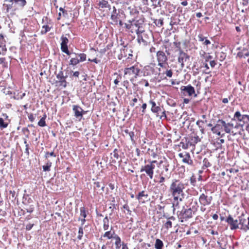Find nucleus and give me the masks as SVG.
I'll use <instances>...</instances> for the list:
<instances>
[{"label":"nucleus","instance_id":"obj_1","mask_svg":"<svg viewBox=\"0 0 249 249\" xmlns=\"http://www.w3.org/2000/svg\"><path fill=\"white\" fill-rule=\"evenodd\" d=\"M185 188V184L179 179H173L169 187V192L174 200L181 201L184 197L183 190Z\"/></svg>","mask_w":249,"mask_h":249},{"label":"nucleus","instance_id":"obj_2","mask_svg":"<svg viewBox=\"0 0 249 249\" xmlns=\"http://www.w3.org/2000/svg\"><path fill=\"white\" fill-rule=\"evenodd\" d=\"M143 22L144 21L142 19L129 20L128 23L124 24V26L131 33L142 34L144 32L142 28Z\"/></svg>","mask_w":249,"mask_h":249},{"label":"nucleus","instance_id":"obj_3","mask_svg":"<svg viewBox=\"0 0 249 249\" xmlns=\"http://www.w3.org/2000/svg\"><path fill=\"white\" fill-rule=\"evenodd\" d=\"M141 70L137 65H134L124 69V77L128 79L132 82L137 78L140 74Z\"/></svg>","mask_w":249,"mask_h":249},{"label":"nucleus","instance_id":"obj_4","mask_svg":"<svg viewBox=\"0 0 249 249\" xmlns=\"http://www.w3.org/2000/svg\"><path fill=\"white\" fill-rule=\"evenodd\" d=\"M218 123H221L223 124L224 130L226 133L235 135L239 132V129L240 125L238 123L234 125L233 123H227L225 121L220 119L218 120Z\"/></svg>","mask_w":249,"mask_h":249},{"label":"nucleus","instance_id":"obj_5","mask_svg":"<svg viewBox=\"0 0 249 249\" xmlns=\"http://www.w3.org/2000/svg\"><path fill=\"white\" fill-rule=\"evenodd\" d=\"M197 206H193L188 209L183 208L179 213L178 217L181 222L187 221L193 216V214L197 211Z\"/></svg>","mask_w":249,"mask_h":249},{"label":"nucleus","instance_id":"obj_6","mask_svg":"<svg viewBox=\"0 0 249 249\" xmlns=\"http://www.w3.org/2000/svg\"><path fill=\"white\" fill-rule=\"evenodd\" d=\"M158 161L156 160L148 161L147 164L142 166L140 169L141 172H145L146 175L152 179L154 177V170L155 169V164L157 163Z\"/></svg>","mask_w":249,"mask_h":249},{"label":"nucleus","instance_id":"obj_7","mask_svg":"<svg viewBox=\"0 0 249 249\" xmlns=\"http://www.w3.org/2000/svg\"><path fill=\"white\" fill-rule=\"evenodd\" d=\"M232 121H236L242 124H239L240 127H243L244 124L249 123V115L247 114H242L239 111H236L231 119Z\"/></svg>","mask_w":249,"mask_h":249},{"label":"nucleus","instance_id":"obj_8","mask_svg":"<svg viewBox=\"0 0 249 249\" xmlns=\"http://www.w3.org/2000/svg\"><path fill=\"white\" fill-rule=\"evenodd\" d=\"M71 54L75 55V57L71 58L69 62V65L75 66L79 62L84 61L86 60V54L84 53L76 54L75 53H71Z\"/></svg>","mask_w":249,"mask_h":249},{"label":"nucleus","instance_id":"obj_9","mask_svg":"<svg viewBox=\"0 0 249 249\" xmlns=\"http://www.w3.org/2000/svg\"><path fill=\"white\" fill-rule=\"evenodd\" d=\"M157 60L158 63V66L163 68L164 64L167 63L168 60L167 56L163 51H158L156 54Z\"/></svg>","mask_w":249,"mask_h":249},{"label":"nucleus","instance_id":"obj_10","mask_svg":"<svg viewBox=\"0 0 249 249\" xmlns=\"http://www.w3.org/2000/svg\"><path fill=\"white\" fill-rule=\"evenodd\" d=\"M180 91L182 94L184 96H191L193 94H195V96H196V94H195V90L194 88L191 85H188L186 86H181L180 88Z\"/></svg>","mask_w":249,"mask_h":249},{"label":"nucleus","instance_id":"obj_11","mask_svg":"<svg viewBox=\"0 0 249 249\" xmlns=\"http://www.w3.org/2000/svg\"><path fill=\"white\" fill-rule=\"evenodd\" d=\"M198 200L200 204L202 206H208L211 204L213 197L203 193L200 195Z\"/></svg>","mask_w":249,"mask_h":249},{"label":"nucleus","instance_id":"obj_12","mask_svg":"<svg viewBox=\"0 0 249 249\" xmlns=\"http://www.w3.org/2000/svg\"><path fill=\"white\" fill-rule=\"evenodd\" d=\"M225 221L229 225L231 230H234L239 228L238 220L234 219L231 215H229Z\"/></svg>","mask_w":249,"mask_h":249},{"label":"nucleus","instance_id":"obj_13","mask_svg":"<svg viewBox=\"0 0 249 249\" xmlns=\"http://www.w3.org/2000/svg\"><path fill=\"white\" fill-rule=\"evenodd\" d=\"M189 58L190 56L189 55L184 52L182 50H179L178 61V62L180 64L182 68L184 67V62H186L187 60L189 59Z\"/></svg>","mask_w":249,"mask_h":249},{"label":"nucleus","instance_id":"obj_14","mask_svg":"<svg viewBox=\"0 0 249 249\" xmlns=\"http://www.w3.org/2000/svg\"><path fill=\"white\" fill-rule=\"evenodd\" d=\"M61 50L63 52L68 55H70V53L69 51L67 44L69 42V40L66 36H62L61 37Z\"/></svg>","mask_w":249,"mask_h":249},{"label":"nucleus","instance_id":"obj_15","mask_svg":"<svg viewBox=\"0 0 249 249\" xmlns=\"http://www.w3.org/2000/svg\"><path fill=\"white\" fill-rule=\"evenodd\" d=\"M72 110L74 112V116L77 118H81L83 114L86 112L80 106L77 105H73L72 106Z\"/></svg>","mask_w":249,"mask_h":249},{"label":"nucleus","instance_id":"obj_16","mask_svg":"<svg viewBox=\"0 0 249 249\" xmlns=\"http://www.w3.org/2000/svg\"><path fill=\"white\" fill-rule=\"evenodd\" d=\"M67 75H64L63 72L60 71L58 74H56V78L58 80L60 83V86H63L64 88H66L67 86V82L66 80V78L67 77Z\"/></svg>","mask_w":249,"mask_h":249},{"label":"nucleus","instance_id":"obj_17","mask_svg":"<svg viewBox=\"0 0 249 249\" xmlns=\"http://www.w3.org/2000/svg\"><path fill=\"white\" fill-rule=\"evenodd\" d=\"M179 157L182 159V162L187 163L189 165L193 164V160L191 159L190 155L188 152H184V153H180L178 154Z\"/></svg>","mask_w":249,"mask_h":249},{"label":"nucleus","instance_id":"obj_18","mask_svg":"<svg viewBox=\"0 0 249 249\" xmlns=\"http://www.w3.org/2000/svg\"><path fill=\"white\" fill-rule=\"evenodd\" d=\"M112 9L110 18L114 23L117 24L120 17L119 11L117 10L115 6H113Z\"/></svg>","mask_w":249,"mask_h":249},{"label":"nucleus","instance_id":"obj_19","mask_svg":"<svg viewBox=\"0 0 249 249\" xmlns=\"http://www.w3.org/2000/svg\"><path fill=\"white\" fill-rule=\"evenodd\" d=\"M102 182L96 181L94 182L93 189L94 190V192H96L97 194L98 193H102L104 191L105 189V185L103 183V185H101Z\"/></svg>","mask_w":249,"mask_h":249},{"label":"nucleus","instance_id":"obj_20","mask_svg":"<svg viewBox=\"0 0 249 249\" xmlns=\"http://www.w3.org/2000/svg\"><path fill=\"white\" fill-rule=\"evenodd\" d=\"M223 127V124L221 123H218L214 126L211 128V131L213 133L216 134L218 136H221L220 130Z\"/></svg>","mask_w":249,"mask_h":249},{"label":"nucleus","instance_id":"obj_21","mask_svg":"<svg viewBox=\"0 0 249 249\" xmlns=\"http://www.w3.org/2000/svg\"><path fill=\"white\" fill-rule=\"evenodd\" d=\"M155 71L154 67L151 65H147L144 67L143 72L144 75H151Z\"/></svg>","mask_w":249,"mask_h":249},{"label":"nucleus","instance_id":"obj_22","mask_svg":"<svg viewBox=\"0 0 249 249\" xmlns=\"http://www.w3.org/2000/svg\"><path fill=\"white\" fill-rule=\"evenodd\" d=\"M53 26L52 23H51V20L49 22H47L46 24H44L42 26V30L40 32L42 35L46 34L47 32H49Z\"/></svg>","mask_w":249,"mask_h":249},{"label":"nucleus","instance_id":"obj_23","mask_svg":"<svg viewBox=\"0 0 249 249\" xmlns=\"http://www.w3.org/2000/svg\"><path fill=\"white\" fill-rule=\"evenodd\" d=\"M148 195L144 191H142L139 193L138 195L136 196V198L139 200L140 202L144 203V200L143 199V197L145 199L147 198Z\"/></svg>","mask_w":249,"mask_h":249},{"label":"nucleus","instance_id":"obj_24","mask_svg":"<svg viewBox=\"0 0 249 249\" xmlns=\"http://www.w3.org/2000/svg\"><path fill=\"white\" fill-rule=\"evenodd\" d=\"M149 104L151 105L152 107L151 110L153 113H158L161 111V108L159 106H157L155 102L153 100H150L149 102Z\"/></svg>","mask_w":249,"mask_h":249},{"label":"nucleus","instance_id":"obj_25","mask_svg":"<svg viewBox=\"0 0 249 249\" xmlns=\"http://www.w3.org/2000/svg\"><path fill=\"white\" fill-rule=\"evenodd\" d=\"M59 11L60 12L58 13V17L57 18V20H60L61 18V17L66 18H69V15L68 13V11L65 10L63 8L60 7L59 8Z\"/></svg>","mask_w":249,"mask_h":249},{"label":"nucleus","instance_id":"obj_26","mask_svg":"<svg viewBox=\"0 0 249 249\" xmlns=\"http://www.w3.org/2000/svg\"><path fill=\"white\" fill-rule=\"evenodd\" d=\"M121 53L118 56V58L119 59L121 60L124 57H126L127 56V53L128 52V49L126 48L124 46V48L121 49Z\"/></svg>","mask_w":249,"mask_h":249},{"label":"nucleus","instance_id":"obj_27","mask_svg":"<svg viewBox=\"0 0 249 249\" xmlns=\"http://www.w3.org/2000/svg\"><path fill=\"white\" fill-rule=\"evenodd\" d=\"M114 239L115 240V245L116 249H120L121 245V240L120 237L117 234H115Z\"/></svg>","mask_w":249,"mask_h":249},{"label":"nucleus","instance_id":"obj_28","mask_svg":"<svg viewBox=\"0 0 249 249\" xmlns=\"http://www.w3.org/2000/svg\"><path fill=\"white\" fill-rule=\"evenodd\" d=\"M100 7L102 8H108L110 9V5L109 4L108 2L106 0H101L98 3Z\"/></svg>","mask_w":249,"mask_h":249},{"label":"nucleus","instance_id":"obj_29","mask_svg":"<svg viewBox=\"0 0 249 249\" xmlns=\"http://www.w3.org/2000/svg\"><path fill=\"white\" fill-rule=\"evenodd\" d=\"M166 178H170V174L169 175L165 174H164L163 172H162L160 175V176L159 178L160 179L158 181V182L159 183H163V182H165Z\"/></svg>","mask_w":249,"mask_h":249},{"label":"nucleus","instance_id":"obj_30","mask_svg":"<svg viewBox=\"0 0 249 249\" xmlns=\"http://www.w3.org/2000/svg\"><path fill=\"white\" fill-rule=\"evenodd\" d=\"M180 20L179 18H177L176 16H172L171 18V21L170 22V25L172 26L174 25H177L179 24Z\"/></svg>","mask_w":249,"mask_h":249},{"label":"nucleus","instance_id":"obj_31","mask_svg":"<svg viewBox=\"0 0 249 249\" xmlns=\"http://www.w3.org/2000/svg\"><path fill=\"white\" fill-rule=\"evenodd\" d=\"M163 247V243L162 241L159 239H157L155 244V248L156 249H162Z\"/></svg>","mask_w":249,"mask_h":249},{"label":"nucleus","instance_id":"obj_32","mask_svg":"<svg viewBox=\"0 0 249 249\" xmlns=\"http://www.w3.org/2000/svg\"><path fill=\"white\" fill-rule=\"evenodd\" d=\"M115 233L114 231L111 232V231H106L102 236L104 237H106L108 239L114 238Z\"/></svg>","mask_w":249,"mask_h":249},{"label":"nucleus","instance_id":"obj_33","mask_svg":"<svg viewBox=\"0 0 249 249\" xmlns=\"http://www.w3.org/2000/svg\"><path fill=\"white\" fill-rule=\"evenodd\" d=\"M47 117V115L45 113L44 114L42 117L40 119V120L38 122V125L41 127H44L46 125L45 119Z\"/></svg>","mask_w":249,"mask_h":249},{"label":"nucleus","instance_id":"obj_34","mask_svg":"<svg viewBox=\"0 0 249 249\" xmlns=\"http://www.w3.org/2000/svg\"><path fill=\"white\" fill-rule=\"evenodd\" d=\"M154 8L161 6V0H150Z\"/></svg>","mask_w":249,"mask_h":249},{"label":"nucleus","instance_id":"obj_35","mask_svg":"<svg viewBox=\"0 0 249 249\" xmlns=\"http://www.w3.org/2000/svg\"><path fill=\"white\" fill-rule=\"evenodd\" d=\"M103 229L105 231L108 229L109 228V219L107 216L105 217L103 219Z\"/></svg>","mask_w":249,"mask_h":249},{"label":"nucleus","instance_id":"obj_36","mask_svg":"<svg viewBox=\"0 0 249 249\" xmlns=\"http://www.w3.org/2000/svg\"><path fill=\"white\" fill-rule=\"evenodd\" d=\"M7 52V48L6 47V44H0V55H5Z\"/></svg>","mask_w":249,"mask_h":249},{"label":"nucleus","instance_id":"obj_37","mask_svg":"<svg viewBox=\"0 0 249 249\" xmlns=\"http://www.w3.org/2000/svg\"><path fill=\"white\" fill-rule=\"evenodd\" d=\"M138 36V41L140 44L142 43L143 45H147V41L145 40L142 36V34H137Z\"/></svg>","mask_w":249,"mask_h":249},{"label":"nucleus","instance_id":"obj_38","mask_svg":"<svg viewBox=\"0 0 249 249\" xmlns=\"http://www.w3.org/2000/svg\"><path fill=\"white\" fill-rule=\"evenodd\" d=\"M8 124L6 122H4L3 119L0 117V128L3 129L6 128L8 126Z\"/></svg>","mask_w":249,"mask_h":249},{"label":"nucleus","instance_id":"obj_39","mask_svg":"<svg viewBox=\"0 0 249 249\" xmlns=\"http://www.w3.org/2000/svg\"><path fill=\"white\" fill-rule=\"evenodd\" d=\"M52 166V162L50 161L47 162V163L42 166V168L44 171H50V168Z\"/></svg>","mask_w":249,"mask_h":249},{"label":"nucleus","instance_id":"obj_40","mask_svg":"<svg viewBox=\"0 0 249 249\" xmlns=\"http://www.w3.org/2000/svg\"><path fill=\"white\" fill-rule=\"evenodd\" d=\"M163 166L165 172H166L165 174L169 175L170 174L168 173V172L170 164L166 160H165L164 164H163Z\"/></svg>","mask_w":249,"mask_h":249},{"label":"nucleus","instance_id":"obj_41","mask_svg":"<svg viewBox=\"0 0 249 249\" xmlns=\"http://www.w3.org/2000/svg\"><path fill=\"white\" fill-rule=\"evenodd\" d=\"M15 3H18L21 8L26 4V1L25 0H15Z\"/></svg>","mask_w":249,"mask_h":249},{"label":"nucleus","instance_id":"obj_42","mask_svg":"<svg viewBox=\"0 0 249 249\" xmlns=\"http://www.w3.org/2000/svg\"><path fill=\"white\" fill-rule=\"evenodd\" d=\"M80 216L85 218L87 216V213L84 207H82L80 208Z\"/></svg>","mask_w":249,"mask_h":249},{"label":"nucleus","instance_id":"obj_43","mask_svg":"<svg viewBox=\"0 0 249 249\" xmlns=\"http://www.w3.org/2000/svg\"><path fill=\"white\" fill-rule=\"evenodd\" d=\"M3 7L4 9L6 10V12L7 13H8L13 7V3L9 4H4Z\"/></svg>","mask_w":249,"mask_h":249},{"label":"nucleus","instance_id":"obj_44","mask_svg":"<svg viewBox=\"0 0 249 249\" xmlns=\"http://www.w3.org/2000/svg\"><path fill=\"white\" fill-rule=\"evenodd\" d=\"M0 64L2 65L3 68H7L8 67L7 62L4 57L0 58Z\"/></svg>","mask_w":249,"mask_h":249},{"label":"nucleus","instance_id":"obj_45","mask_svg":"<svg viewBox=\"0 0 249 249\" xmlns=\"http://www.w3.org/2000/svg\"><path fill=\"white\" fill-rule=\"evenodd\" d=\"M203 166L205 168H208L211 166V164L210 163L209 160L208 159L205 158L203 160Z\"/></svg>","mask_w":249,"mask_h":249},{"label":"nucleus","instance_id":"obj_46","mask_svg":"<svg viewBox=\"0 0 249 249\" xmlns=\"http://www.w3.org/2000/svg\"><path fill=\"white\" fill-rule=\"evenodd\" d=\"M83 227L82 226H81L79 228V231H78V235L77 236V238L79 239V240H81L83 237Z\"/></svg>","mask_w":249,"mask_h":249},{"label":"nucleus","instance_id":"obj_47","mask_svg":"<svg viewBox=\"0 0 249 249\" xmlns=\"http://www.w3.org/2000/svg\"><path fill=\"white\" fill-rule=\"evenodd\" d=\"M164 227L167 229L172 228V223L171 221L168 220L164 225Z\"/></svg>","mask_w":249,"mask_h":249},{"label":"nucleus","instance_id":"obj_48","mask_svg":"<svg viewBox=\"0 0 249 249\" xmlns=\"http://www.w3.org/2000/svg\"><path fill=\"white\" fill-rule=\"evenodd\" d=\"M14 95H15V93H14ZM25 93H23L20 95H19L18 94V95L16 96L14 95V98L16 100L22 99L25 96Z\"/></svg>","mask_w":249,"mask_h":249},{"label":"nucleus","instance_id":"obj_49","mask_svg":"<svg viewBox=\"0 0 249 249\" xmlns=\"http://www.w3.org/2000/svg\"><path fill=\"white\" fill-rule=\"evenodd\" d=\"M155 24H156L157 26H161L163 24V19L160 18V19H159L158 20H156V21L155 22Z\"/></svg>","mask_w":249,"mask_h":249},{"label":"nucleus","instance_id":"obj_50","mask_svg":"<svg viewBox=\"0 0 249 249\" xmlns=\"http://www.w3.org/2000/svg\"><path fill=\"white\" fill-rule=\"evenodd\" d=\"M243 214L238 217L239 224L243 225L246 221V219L243 217Z\"/></svg>","mask_w":249,"mask_h":249},{"label":"nucleus","instance_id":"obj_51","mask_svg":"<svg viewBox=\"0 0 249 249\" xmlns=\"http://www.w3.org/2000/svg\"><path fill=\"white\" fill-rule=\"evenodd\" d=\"M49 156L55 157L56 155L54 154L53 151L51 152H46L45 154V158H48Z\"/></svg>","mask_w":249,"mask_h":249},{"label":"nucleus","instance_id":"obj_52","mask_svg":"<svg viewBox=\"0 0 249 249\" xmlns=\"http://www.w3.org/2000/svg\"><path fill=\"white\" fill-rule=\"evenodd\" d=\"M138 98H139V95H137V96L132 100V102L130 103L131 106L134 107L135 106V104L138 101Z\"/></svg>","mask_w":249,"mask_h":249},{"label":"nucleus","instance_id":"obj_53","mask_svg":"<svg viewBox=\"0 0 249 249\" xmlns=\"http://www.w3.org/2000/svg\"><path fill=\"white\" fill-rule=\"evenodd\" d=\"M179 146L181 147L184 149H186L188 148V144L185 143L184 142H181L179 145Z\"/></svg>","mask_w":249,"mask_h":249},{"label":"nucleus","instance_id":"obj_54","mask_svg":"<svg viewBox=\"0 0 249 249\" xmlns=\"http://www.w3.org/2000/svg\"><path fill=\"white\" fill-rule=\"evenodd\" d=\"M164 73L166 74V76L169 78L171 77L173 75V71L172 70H167Z\"/></svg>","mask_w":249,"mask_h":249},{"label":"nucleus","instance_id":"obj_55","mask_svg":"<svg viewBox=\"0 0 249 249\" xmlns=\"http://www.w3.org/2000/svg\"><path fill=\"white\" fill-rule=\"evenodd\" d=\"M178 200H174V202L173 203V207L174 208V211L175 210L176 208H178L179 207Z\"/></svg>","mask_w":249,"mask_h":249},{"label":"nucleus","instance_id":"obj_56","mask_svg":"<svg viewBox=\"0 0 249 249\" xmlns=\"http://www.w3.org/2000/svg\"><path fill=\"white\" fill-rule=\"evenodd\" d=\"M6 44V40L2 34H0V44Z\"/></svg>","mask_w":249,"mask_h":249},{"label":"nucleus","instance_id":"obj_57","mask_svg":"<svg viewBox=\"0 0 249 249\" xmlns=\"http://www.w3.org/2000/svg\"><path fill=\"white\" fill-rule=\"evenodd\" d=\"M113 157L116 159L119 158L118 150L117 149H115L113 151Z\"/></svg>","mask_w":249,"mask_h":249},{"label":"nucleus","instance_id":"obj_58","mask_svg":"<svg viewBox=\"0 0 249 249\" xmlns=\"http://www.w3.org/2000/svg\"><path fill=\"white\" fill-rule=\"evenodd\" d=\"M206 38V37H204L202 34H199L198 35V41L200 42L204 41V40Z\"/></svg>","mask_w":249,"mask_h":249},{"label":"nucleus","instance_id":"obj_59","mask_svg":"<svg viewBox=\"0 0 249 249\" xmlns=\"http://www.w3.org/2000/svg\"><path fill=\"white\" fill-rule=\"evenodd\" d=\"M128 135H129V136L130 137V138L131 141L132 142H134L135 141H134V138H133L134 136V132H133V131L129 132H128Z\"/></svg>","mask_w":249,"mask_h":249},{"label":"nucleus","instance_id":"obj_60","mask_svg":"<svg viewBox=\"0 0 249 249\" xmlns=\"http://www.w3.org/2000/svg\"><path fill=\"white\" fill-rule=\"evenodd\" d=\"M27 212L29 213H31L34 211V206H30L29 208H27L25 209Z\"/></svg>","mask_w":249,"mask_h":249},{"label":"nucleus","instance_id":"obj_61","mask_svg":"<svg viewBox=\"0 0 249 249\" xmlns=\"http://www.w3.org/2000/svg\"><path fill=\"white\" fill-rule=\"evenodd\" d=\"M28 119L30 122H33L35 120V117L33 114L31 113L28 115Z\"/></svg>","mask_w":249,"mask_h":249},{"label":"nucleus","instance_id":"obj_62","mask_svg":"<svg viewBox=\"0 0 249 249\" xmlns=\"http://www.w3.org/2000/svg\"><path fill=\"white\" fill-rule=\"evenodd\" d=\"M33 226H34V224H30V223H29V224H27V225H26V229L27 230H28V231H29V230H31V229H32V228H33Z\"/></svg>","mask_w":249,"mask_h":249},{"label":"nucleus","instance_id":"obj_63","mask_svg":"<svg viewBox=\"0 0 249 249\" xmlns=\"http://www.w3.org/2000/svg\"><path fill=\"white\" fill-rule=\"evenodd\" d=\"M227 171H229L230 173H237L239 171V170H238V169H236L234 168H231L229 170H228Z\"/></svg>","mask_w":249,"mask_h":249},{"label":"nucleus","instance_id":"obj_64","mask_svg":"<svg viewBox=\"0 0 249 249\" xmlns=\"http://www.w3.org/2000/svg\"><path fill=\"white\" fill-rule=\"evenodd\" d=\"M146 107H147V104L146 103L142 104V112L143 113H145V109H146Z\"/></svg>","mask_w":249,"mask_h":249}]
</instances>
